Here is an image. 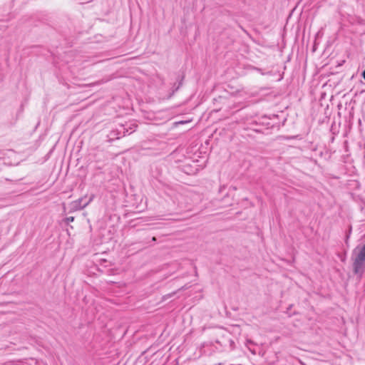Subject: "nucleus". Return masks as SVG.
<instances>
[{
	"label": "nucleus",
	"mask_w": 365,
	"mask_h": 365,
	"mask_svg": "<svg viewBox=\"0 0 365 365\" xmlns=\"http://www.w3.org/2000/svg\"><path fill=\"white\" fill-rule=\"evenodd\" d=\"M362 76L365 79V70L362 73Z\"/></svg>",
	"instance_id": "20e7f679"
},
{
	"label": "nucleus",
	"mask_w": 365,
	"mask_h": 365,
	"mask_svg": "<svg viewBox=\"0 0 365 365\" xmlns=\"http://www.w3.org/2000/svg\"><path fill=\"white\" fill-rule=\"evenodd\" d=\"M353 267L356 274H361L364 272L365 267V245L361 248L356 256Z\"/></svg>",
	"instance_id": "f257e3e1"
},
{
	"label": "nucleus",
	"mask_w": 365,
	"mask_h": 365,
	"mask_svg": "<svg viewBox=\"0 0 365 365\" xmlns=\"http://www.w3.org/2000/svg\"><path fill=\"white\" fill-rule=\"evenodd\" d=\"M73 220H74V217H68L66 218V220H65L66 223L71 222Z\"/></svg>",
	"instance_id": "7ed1b4c3"
},
{
	"label": "nucleus",
	"mask_w": 365,
	"mask_h": 365,
	"mask_svg": "<svg viewBox=\"0 0 365 365\" xmlns=\"http://www.w3.org/2000/svg\"><path fill=\"white\" fill-rule=\"evenodd\" d=\"M94 198V195H92L89 200H88V202H85L84 204H82V201H83V197L81 198H79L75 201H73L72 202H71L70 204V208H71V212H73V211H77V210H82L83 209L84 207H86Z\"/></svg>",
	"instance_id": "f03ea898"
},
{
	"label": "nucleus",
	"mask_w": 365,
	"mask_h": 365,
	"mask_svg": "<svg viewBox=\"0 0 365 365\" xmlns=\"http://www.w3.org/2000/svg\"><path fill=\"white\" fill-rule=\"evenodd\" d=\"M152 241L155 242V241H156V237H153L152 238Z\"/></svg>",
	"instance_id": "39448f33"
}]
</instances>
